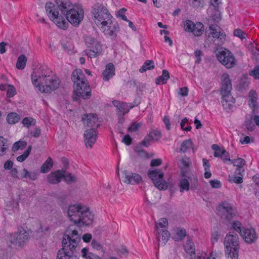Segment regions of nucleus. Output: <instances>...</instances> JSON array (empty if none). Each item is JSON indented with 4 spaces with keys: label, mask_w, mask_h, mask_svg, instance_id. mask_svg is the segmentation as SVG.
Masks as SVG:
<instances>
[{
    "label": "nucleus",
    "mask_w": 259,
    "mask_h": 259,
    "mask_svg": "<svg viewBox=\"0 0 259 259\" xmlns=\"http://www.w3.org/2000/svg\"><path fill=\"white\" fill-rule=\"evenodd\" d=\"M102 74L103 79L104 81H108L112 78L115 75V68L113 64H107Z\"/></svg>",
    "instance_id": "nucleus-23"
},
{
    "label": "nucleus",
    "mask_w": 259,
    "mask_h": 259,
    "mask_svg": "<svg viewBox=\"0 0 259 259\" xmlns=\"http://www.w3.org/2000/svg\"><path fill=\"white\" fill-rule=\"evenodd\" d=\"M22 123L24 126L29 128L31 125H34L36 123V121L32 117H25L23 119Z\"/></svg>",
    "instance_id": "nucleus-41"
},
{
    "label": "nucleus",
    "mask_w": 259,
    "mask_h": 259,
    "mask_svg": "<svg viewBox=\"0 0 259 259\" xmlns=\"http://www.w3.org/2000/svg\"><path fill=\"white\" fill-rule=\"evenodd\" d=\"M209 183L211 187L213 188L218 189L221 187L220 181L217 180H212L209 181Z\"/></svg>",
    "instance_id": "nucleus-62"
},
{
    "label": "nucleus",
    "mask_w": 259,
    "mask_h": 259,
    "mask_svg": "<svg viewBox=\"0 0 259 259\" xmlns=\"http://www.w3.org/2000/svg\"><path fill=\"white\" fill-rule=\"evenodd\" d=\"M244 125L246 127V128L250 131H252L255 127V125L252 122L251 119H246L244 122Z\"/></svg>",
    "instance_id": "nucleus-53"
},
{
    "label": "nucleus",
    "mask_w": 259,
    "mask_h": 259,
    "mask_svg": "<svg viewBox=\"0 0 259 259\" xmlns=\"http://www.w3.org/2000/svg\"><path fill=\"white\" fill-rule=\"evenodd\" d=\"M185 248L187 253L190 254V256L189 259H196L194 244L189 238H187Z\"/></svg>",
    "instance_id": "nucleus-25"
},
{
    "label": "nucleus",
    "mask_w": 259,
    "mask_h": 259,
    "mask_svg": "<svg viewBox=\"0 0 259 259\" xmlns=\"http://www.w3.org/2000/svg\"><path fill=\"white\" fill-rule=\"evenodd\" d=\"M149 134H151L154 141H157L161 137V133L160 131L155 130L150 132Z\"/></svg>",
    "instance_id": "nucleus-58"
},
{
    "label": "nucleus",
    "mask_w": 259,
    "mask_h": 259,
    "mask_svg": "<svg viewBox=\"0 0 259 259\" xmlns=\"http://www.w3.org/2000/svg\"><path fill=\"white\" fill-rule=\"evenodd\" d=\"M249 75L252 76L255 79H259V65L256 66L253 70L249 72Z\"/></svg>",
    "instance_id": "nucleus-57"
},
{
    "label": "nucleus",
    "mask_w": 259,
    "mask_h": 259,
    "mask_svg": "<svg viewBox=\"0 0 259 259\" xmlns=\"http://www.w3.org/2000/svg\"><path fill=\"white\" fill-rule=\"evenodd\" d=\"M97 131L96 128H91L87 130L84 133V139L85 146L91 148L96 143L97 137Z\"/></svg>",
    "instance_id": "nucleus-14"
},
{
    "label": "nucleus",
    "mask_w": 259,
    "mask_h": 259,
    "mask_svg": "<svg viewBox=\"0 0 259 259\" xmlns=\"http://www.w3.org/2000/svg\"><path fill=\"white\" fill-rule=\"evenodd\" d=\"M127 11V10L125 8H122L118 11L116 14V16L118 18H120L122 20L125 21L126 22L128 21L126 16L125 15V12Z\"/></svg>",
    "instance_id": "nucleus-48"
},
{
    "label": "nucleus",
    "mask_w": 259,
    "mask_h": 259,
    "mask_svg": "<svg viewBox=\"0 0 259 259\" xmlns=\"http://www.w3.org/2000/svg\"><path fill=\"white\" fill-rule=\"evenodd\" d=\"M37 232L40 233L41 236L48 235L50 233V228L49 226H40Z\"/></svg>",
    "instance_id": "nucleus-45"
},
{
    "label": "nucleus",
    "mask_w": 259,
    "mask_h": 259,
    "mask_svg": "<svg viewBox=\"0 0 259 259\" xmlns=\"http://www.w3.org/2000/svg\"><path fill=\"white\" fill-rule=\"evenodd\" d=\"M31 149L32 146L31 145L29 146L26 150L23 153V154L17 157V161L21 162L24 161L29 156L31 151Z\"/></svg>",
    "instance_id": "nucleus-42"
},
{
    "label": "nucleus",
    "mask_w": 259,
    "mask_h": 259,
    "mask_svg": "<svg viewBox=\"0 0 259 259\" xmlns=\"http://www.w3.org/2000/svg\"><path fill=\"white\" fill-rule=\"evenodd\" d=\"M241 236L248 243H253L256 241L257 236L253 228H243Z\"/></svg>",
    "instance_id": "nucleus-15"
},
{
    "label": "nucleus",
    "mask_w": 259,
    "mask_h": 259,
    "mask_svg": "<svg viewBox=\"0 0 259 259\" xmlns=\"http://www.w3.org/2000/svg\"><path fill=\"white\" fill-rule=\"evenodd\" d=\"M249 107L252 109L253 112L258 108L257 100L258 98L257 93L255 91L251 90L248 93Z\"/></svg>",
    "instance_id": "nucleus-24"
},
{
    "label": "nucleus",
    "mask_w": 259,
    "mask_h": 259,
    "mask_svg": "<svg viewBox=\"0 0 259 259\" xmlns=\"http://www.w3.org/2000/svg\"><path fill=\"white\" fill-rule=\"evenodd\" d=\"M63 170H65V169H63ZM63 178L67 184L75 183L77 180V177L72 175L71 173H66V171H64Z\"/></svg>",
    "instance_id": "nucleus-36"
},
{
    "label": "nucleus",
    "mask_w": 259,
    "mask_h": 259,
    "mask_svg": "<svg viewBox=\"0 0 259 259\" xmlns=\"http://www.w3.org/2000/svg\"><path fill=\"white\" fill-rule=\"evenodd\" d=\"M190 149H193V143L191 139L184 141L181 144L180 150L181 152L185 153Z\"/></svg>",
    "instance_id": "nucleus-30"
},
{
    "label": "nucleus",
    "mask_w": 259,
    "mask_h": 259,
    "mask_svg": "<svg viewBox=\"0 0 259 259\" xmlns=\"http://www.w3.org/2000/svg\"><path fill=\"white\" fill-rule=\"evenodd\" d=\"M53 165V160L51 157H49L41 166L40 172L43 174L47 173L52 168Z\"/></svg>",
    "instance_id": "nucleus-27"
},
{
    "label": "nucleus",
    "mask_w": 259,
    "mask_h": 259,
    "mask_svg": "<svg viewBox=\"0 0 259 259\" xmlns=\"http://www.w3.org/2000/svg\"><path fill=\"white\" fill-rule=\"evenodd\" d=\"M230 161L233 164L234 166L237 167H243L246 163L245 161L241 158L232 159Z\"/></svg>",
    "instance_id": "nucleus-46"
},
{
    "label": "nucleus",
    "mask_w": 259,
    "mask_h": 259,
    "mask_svg": "<svg viewBox=\"0 0 259 259\" xmlns=\"http://www.w3.org/2000/svg\"><path fill=\"white\" fill-rule=\"evenodd\" d=\"M230 182H233L236 184H241L243 182L242 178L239 176H234L232 178L230 177Z\"/></svg>",
    "instance_id": "nucleus-63"
},
{
    "label": "nucleus",
    "mask_w": 259,
    "mask_h": 259,
    "mask_svg": "<svg viewBox=\"0 0 259 259\" xmlns=\"http://www.w3.org/2000/svg\"><path fill=\"white\" fill-rule=\"evenodd\" d=\"M102 50V47L101 45H98L97 48H92L90 49L84 51V53L87 55L89 57L96 58L98 56Z\"/></svg>",
    "instance_id": "nucleus-26"
},
{
    "label": "nucleus",
    "mask_w": 259,
    "mask_h": 259,
    "mask_svg": "<svg viewBox=\"0 0 259 259\" xmlns=\"http://www.w3.org/2000/svg\"><path fill=\"white\" fill-rule=\"evenodd\" d=\"M224 245L228 259H238L239 243L237 234L232 232L227 234L224 240Z\"/></svg>",
    "instance_id": "nucleus-7"
},
{
    "label": "nucleus",
    "mask_w": 259,
    "mask_h": 259,
    "mask_svg": "<svg viewBox=\"0 0 259 259\" xmlns=\"http://www.w3.org/2000/svg\"><path fill=\"white\" fill-rule=\"evenodd\" d=\"M180 187V191L181 193L184 192V191H188L190 189L195 190L197 187V179L194 178V182L191 183V186L190 183L187 179H182L180 180L179 184Z\"/></svg>",
    "instance_id": "nucleus-17"
},
{
    "label": "nucleus",
    "mask_w": 259,
    "mask_h": 259,
    "mask_svg": "<svg viewBox=\"0 0 259 259\" xmlns=\"http://www.w3.org/2000/svg\"><path fill=\"white\" fill-rule=\"evenodd\" d=\"M82 120L84 125L87 127L95 128L94 127H98L99 124L97 123L98 117L96 114L90 113L84 114L82 116Z\"/></svg>",
    "instance_id": "nucleus-16"
},
{
    "label": "nucleus",
    "mask_w": 259,
    "mask_h": 259,
    "mask_svg": "<svg viewBox=\"0 0 259 259\" xmlns=\"http://www.w3.org/2000/svg\"><path fill=\"white\" fill-rule=\"evenodd\" d=\"M222 87L221 94L222 95V103L224 108L226 110H231L235 103V99L231 94L232 84L229 75L227 73L221 76Z\"/></svg>",
    "instance_id": "nucleus-6"
},
{
    "label": "nucleus",
    "mask_w": 259,
    "mask_h": 259,
    "mask_svg": "<svg viewBox=\"0 0 259 259\" xmlns=\"http://www.w3.org/2000/svg\"><path fill=\"white\" fill-rule=\"evenodd\" d=\"M64 202L60 199L59 205L70 220L76 225L89 226L92 224L94 215L86 206L75 203L66 206Z\"/></svg>",
    "instance_id": "nucleus-2"
},
{
    "label": "nucleus",
    "mask_w": 259,
    "mask_h": 259,
    "mask_svg": "<svg viewBox=\"0 0 259 259\" xmlns=\"http://www.w3.org/2000/svg\"><path fill=\"white\" fill-rule=\"evenodd\" d=\"M159 227L160 229L166 230V227L168 225V222L166 219L161 218L159 220V223H158Z\"/></svg>",
    "instance_id": "nucleus-56"
},
{
    "label": "nucleus",
    "mask_w": 259,
    "mask_h": 259,
    "mask_svg": "<svg viewBox=\"0 0 259 259\" xmlns=\"http://www.w3.org/2000/svg\"><path fill=\"white\" fill-rule=\"evenodd\" d=\"M20 120L19 115L15 112H11L8 114L7 120L10 124H15Z\"/></svg>",
    "instance_id": "nucleus-35"
},
{
    "label": "nucleus",
    "mask_w": 259,
    "mask_h": 259,
    "mask_svg": "<svg viewBox=\"0 0 259 259\" xmlns=\"http://www.w3.org/2000/svg\"><path fill=\"white\" fill-rule=\"evenodd\" d=\"M71 79L73 82L74 92L78 97L87 99L91 96V90L88 80L80 69L73 71Z\"/></svg>",
    "instance_id": "nucleus-5"
},
{
    "label": "nucleus",
    "mask_w": 259,
    "mask_h": 259,
    "mask_svg": "<svg viewBox=\"0 0 259 259\" xmlns=\"http://www.w3.org/2000/svg\"><path fill=\"white\" fill-rule=\"evenodd\" d=\"M195 24H194L192 21L187 20L185 24V30L193 32V30L195 27Z\"/></svg>",
    "instance_id": "nucleus-54"
},
{
    "label": "nucleus",
    "mask_w": 259,
    "mask_h": 259,
    "mask_svg": "<svg viewBox=\"0 0 259 259\" xmlns=\"http://www.w3.org/2000/svg\"><path fill=\"white\" fill-rule=\"evenodd\" d=\"M92 13L95 18V23L99 26L107 24L112 18L108 10L102 4H95L93 6Z\"/></svg>",
    "instance_id": "nucleus-8"
},
{
    "label": "nucleus",
    "mask_w": 259,
    "mask_h": 259,
    "mask_svg": "<svg viewBox=\"0 0 259 259\" xmlns=\"http://www.w3.org/2000/svg\"><path fill=\"white\" fill-rule=\"evenodd\" d=\"M100 27L105 35L113 37L116 36L117 33L119 29L117 22L112 21L111 19H110L107 24H104V25H101Z\"/></svg>",
    "instance_id": "nucleus-13"
},
{
    "label": "nucleus",
    "mask_w": 259,
    "mask_h": 259,
    "mask_svg": "<svg viewBox=\"0 0 259 259\" xmlns=\"http://www.w3.org/2000/svg\"><path fill=\"white\" fill-rule=\"evenodd\" d=\"M72 227H69L63 235L62 248L58 252L57 259H77L73 253L80 241V237L77 231L73 229Z\"/></svg>",
    "instance_id": "nucleus-4"
},
{
    "label": "nucleus",
    "mask_w": 259,
    "mask_h": 259,
    "mask_svg": "<svg viewBox=\"0 0 259 259\" xmlns=\"http://www.w3.org/2000/svg\"><path fill=\"white\" fill-rule=\"evenodd\" d=\"M81 252L82 256L86 259H101L98 255L92 252H89L88 249L87 248H83Z\"/></svg>",
    "instance_id": "nucleus-31"
},
{
    "label": "nucleus",
    "mask_w": 259,
    "mask_h": 259,
    "mask_svg": "<svg viewBox=\"0 0 259 259\" xmlns=\"http://www.w3.org/2000/svg\"><path fill=\"white\" fill-rule=\"evenodd\" d=\"M154 141L153 140V138L151 136V134H148L147 136H146L144 140L141 142V144L143 146L146 147H148L150 145L151 142Z\"/></svg>",
    "instance_id": "nucleus-50"
},
{
    "label": "nucleus",
    "mask_w": 259,
    "mask_h": 259,
    "mask_svg": "<svg viewBox=\"0 0 259 259\" xmlns=\"http://www.w3.org/2000/svg\"><path fill=\"white\" fill-rule=\"evenodd\" d=\"M16 94V90L13 85H9L7 90V96L9 98L13 97Z\"/></svg>",
    "instance_id": "nucleus-59"
},
{
    "label": "nucleus",
    "mask_w": 259,
    "mask_h": 259,
    "mask_svg": "<svg viewBox=\"0 0 259 259\" xmlns=\"http://www.w3.org/2000/svg\"><path fill=\"white\" fill-rule=\"evenodd\" d=\"M55 2L57 5L55 6L56 8L60 10L62 15L74 6L70 0H55Z\"/></svg>",
    "instance_id": "nucleus-19"
},
{
    "label": "nucleus",
    "mask_w": 259,
    "mask_h": 259,
    "mask_svg": "<svg viewBox=\"0 0 259 259\" xmlns=\"http://www.w3.org/2000/svg\"><path fill=\"white\" fill-rule=\"evenodd\" d=\"M169 78V74L166 70L162 71V75L156 78V83L157 84H164Z\"/></svg>",
    "instance_id": "nucleus-28"
},
{
    "label": "nucleus",
    "mask_w": 259,
    "mask_h": 259,
    "mask_svg": "<svg viewBox=\"0 0 259 259\" xmlns=\"http://www.w3.org/2000/svg\"><path fill=\"white\" fill-rule=\"evenodd\" d=\"M8 148L7 140L4 137L0 136V156L6 153Z\"/></svg>",
    "instance_id": "nucleus-37"
},
{
    "label": "nucleus",
    "mask_w": 259,
    "mask_h": 259,
    "mask_svg": "<svg viewBox=\"0 0 259 259\" xmlns=\"http://www.w3.org/2000/svg\"><path fill=\"white\" fill-rule=\"evenodd\" d=\"M216 55L219 62L227 68H231L236 64L235 57L229 50H223L222 48Z\"/></svg>",
    "instance_id": "nucleus-11"
},
{
    "label": "nucleus",
    "mask_w": 259,
    "mask_h": 259,
    "mask_svg": "<svg viewBox=\"0 0 259 259\" xmlns=\"http://www.w3.org/2000/svg\"><path fill=\"white\" fill-rule=\"evenodd\" d=\"M85 42L88 48H97L98 45H101L99 42L93 37L87 36L85 38Z\"/></svg>",
    "instance_id": "nucleus-33"
},
{
    "label": "nucleus",
    "mask_w": 259,
    "mask_h": 259,
    "mask_svg": "<svg viewBox=\"0 0 259 259\" xmlns=\"http://www.w3.org/2000/svg\"><path fill=\"white\" fill-rule=\"evenodd\" d=\"M186 231L185 229H178L176 233L177 237L175 238L177 241H180L186 236Z\"/></svg>",
    "instance_id": "nucleus-47"
},
{
    "label": "nucleus",
    "mask_w": 259,
    "mask_h": 259,
    "mask_svg": "<svg viewBox=\"0 0 259 259\" xmlns=\"http://www.w3.org/2000/svg\"><path fill=\"white\" fill-rule=\"evenodd\" d=\"M13 166V162L11 160H7L4 163V167L5 170H10Z\"/></svg>",
    "instance_id": "nucleus-64"
},
{
    "label": "nucleus",
    "mask_w": 259,
    "mask_h": 259,
    "mask_svg": "<svg viewBox=\"0 0 259 259\" xmlns=\"http://www.w3.org/2000/svg\"><path fill=\"white\" fill-rule=\"evenodd\" d=\"M148 175L158 189L162 190L167 189V183L163 180L164 173L160 169H149Z\"/></svg>",
    "instance_id": "nucleus-10"
},
{
    "label": "nucleus",
    "mask_w": 259,
    "mask_h": 259,
    "mask_svg": "<svg viewBox=\"0 0 259 259\" xmlns=\"http://www.w3.org/2000/svg\"><path fill=\"white\" fill-rule=\"evenodd\" d=\"M225 153H227V151L225 149H221L219 151H215L214 152V156L216 157H221L225 162L227 161H231L229 155L226 156V158H224L223 155Z\"/></svg>",
    "instance_id": "nucleus-39"
},
{
    "label": "nucleus",
    "mask_w": 259,
    "mask_h": 259,
    "mask_svg": "<svg viewBox=\"0 0 259 259\" xmlns=\"http://www.w3.org/2000/svg\"><path fill=\"white\" fill-rule=\"evenodd\" d=\"M65 170H57L52 172L48 176L47 181L50 184L54 185L59 183L64 176Z\"/></svg>",
    "instance_id": "nucleus-18"
},
{
    "label": "nucleus",
    "mask_w": 259,
    "mask_h": 259,
    "mask_svg": "<svg viewBox=\"0 0 259 259\" xmlns=\"http://www.w3.org/2000/svg\"><path fill=\"white\" fill-rule=\"evenodd\" d=\"M29 238L28 232L24 229L10 235L9 241L15 247H21L25 245Z\"/></svg>",
    "instance_id": "nucleus-12"
},
{
    "label": "nucleus",
    "mask_w": 259,
    "mask_h": 259,
    "mask_svg": "<svg viewBox=\"0 0 259 259\" xmlns=\"http://www.w3.org/2000/svg\"><path fill=\"white\" fill-rule=\"evenodd\" d=\"M113 105L116 107V112L119 117L122 116L128 112V108L127 103H121L119 101L114 100L113 101Z\"/></svg>",
    "instance_id": "nucleus-22"
},
{
    "label": "nucleus",
    "mask_w": 259,
    "mask_h": 259,
    "mask_svg": "<svg viewBox=\"0 0 259 259\" xmlns=\"http://www.w3.org/2000/svg\"><path fill=\"white\" fill-rule=\"evenodd\" d=\"M221 28L217 25H211L209 26V30L210 31L209 35L213 38L220 39L222 41L225 39V34L221 31Z\"/></svg>",
    "instance_id": "nucleus-21"
},
{
    "label": "nucleus",
    "mask_w": 259,
    "mask_h": 259,
    "mask_svg": "<svg viewBox=\"0 0 259 259\" xmlns=\"http://www.w3.org/2000/svg\"><path fill=\"white\" fill-rule=\"evenodd\" d=\"M219 215L227 222H231L236 216V211L227 202H223L217 208Z\"/></svg>",
    "instance_id": "nucleus-9"
},
{
    "label": "nucleus",
    "mask_w": 259,
    "mask_h": 259,
    "mask_svg": "<svg viewBox=\"0 0 259 259\" xmlns=\"http://www.w3.org/2000/svg\"><path fill=\"white\" fill-rule=\"evenodd\" d=\"M181 163L182 164L183 167L186 168L189 167L190 165L191 160L189 158L187 157H184L181 159Z\"/></svg>",
    "instance_id": "nucleus-60"
},
{
    "label": "nucleus",
    "mask_w": 259,
    "mask_h": 259,
    "mask_svg": "<svg viewBox=\"0 0 259 259\" xmlns=\"http://www.w3.org/2000/svg\"><path fill=\"white\" fill-rule=\"evenodd\" d=\"M91 245L94 249L98 250H100L102 249V246L101 243L95 239L92 240Z\"/></svg>",
    "instance_id": "nucleus-61"
},
{
    "label": "nucleus",
    "mask_w": 259,
    "mask_h": 259,
    "mask_svg": "<svg viewBox=\"0 0 259 259\" xmlns=\"http://www.w3.org/2000/svg\"><path fill=\"white\" fill-rule=\"evenodd\" d=\"M45 8L50 19L59 28L62 29H66L67 28L68 21L72 25L76 26L79 25L83 18V10L75 6L63 15L60 14L57 8L53 3H47Z\"/></svg>",
    "instance_id": "nucleus-1"
},
{
    "label": "nucleus",
    "mask_w": 259,
    "mask_h": 259,
    "mask_svg": "<svg viewBox=\"0 0 259 259\" xmlns=\"http://www.w3.org/2000/svg\"><path fill=\"white\" fill-rule=\"evenodd\" d=\"M142 122H134L131 124V133L137 132L141 127Z\"/></svg>",
    "instance_id": "nucleus-51"
},
{
    "label": "nucleus",
    "mask_w": 259,
    "mask_h": 259,
    "mask_svg": "<svg viewBox=\"0 0 259 259\" xmlns=\"http://www.w3.org/2000/svg\"><path fill=\"white\" fill-rule=\"evenodd\" d=\"M203 166L205 170L204 177L206 179H208L211 177V173L210 170V165L208 160L205 158L202 159Z\"/></svg>",
    "instance_id": "nucleus-32"
},
{
    "label": "nucleus",
    "mask_w": 259,
    "mask_h": 259,
    "mask_svg": "<svg viewBox=\"0 0 259 259\" xmlns=\"http://www.w3.org/2000/svg\"><path fill=\"white\" fill-rule=\"evenodd\" d=\"M203 31V25L200 22H197L195 24V27L192 33L195 36H200L202 34Z\"/></svg>",
    "instance_id": "nucleus-38"
},
{
    "label": "nucleus",
    "mask_w": 259,
    "mask_h": 259,
    "mask_svg": "<svg viewBox=\"0 0 259 259\" xmlns=\"http://www.w3.org/2000/svg\"><path fill=\"white\" fill-rule=\"evenodd\" d=\"M157 231V239L158 241V245L164 246L166 243L169 239L170 237V234L167 230H163L158 228V226H156Z\"/></svg>",
    "instance_id": "nucleus-20"
},
{
    "label": "nucleus",
    "mask_w": 259,
    "mask_h": 259,
    "mask_svg": "<svg viewBox=\"0 0 259 259\" xmlns=\"http://www.w3.org/2000/svg\"><path fill=\"white\" fill-rule=\"evenodd\" d=\"M31 80L40 92L46 93L56 90L60 84L58 77L46 67H41L36 72H33L31 74Z\"/></svg>",
    "instance_id": "nucleus-3"
},
{
    "label": "nucleus",
    "mask_w": 259,
    "mask_h": 259,
    "mask_svg": "<svg viewBox=\"0 0 259 259\" xmlns=\"http://www.w3.org/2000/svg\"><path fill=\"white\" fill-rule=\"evenodd\" d=\"M234 35L239 37L241 39L245 38L246 34L240 29H236L234 31Z\"/></svg>",
    "instance_id": "nucleus-55"
},
{
    "label": "nucleus",
    "mask_w": 259,
    "mask_h": 259,
    "mask_svg": "<svg viewBox=\"0 0 259 259\" xmlns=\"http://www.w3.org/2000/svg\"><path fill=\"white\" fill-rule=\"evenodd\" d=\"M27 62V58L24 55H21L18 58L17 63H16V67L18 69H23L25 66Z\"/></svg>",
    "instance_id": "nucleus-34"
},
{
    "label": "nucleus",
    "mask_w": 259,
    "mask_h": 259,
    "mask_svg": "<svg viewBox=\"0 0 259 259\" xmlns=\"http://www.w3.org/2000/svg\"><path fill=\"white\" fill-rule=\"evenodd\" d=\"M144 87V85L142 83L136 82V80H134L133 88H135L138 95H141L142 94V92L143 91Z\"/></svg>",
    "instance_id": "nucleus-49"
},
{
    "label": "nucleus",
    "mask_w": 259,
    "mask_h": 259,
    "mask_svg": "<svg viewBox=\"0 0 259 259\" xmlns=\"http://www.w3.org/2000/svg\"><path fill=\"white\" fill-rule=\"evenodd\" d=\"M119 180L121 183H124L127 184H130V174L128 170L125 169L121 172Z\"/></svg>",
    "instance_id": "nucleus-40"
},
{
    "label": "nucleus",
    "mask_w": 259,
    "mask_h": 259,
    "mask_svg": "<svg viewBox=\"0 0 259 259\" xmlns=\"http://www.w3.org/2000/svg\"><path fill=\"white\" fill-rule=\"evenodd\" d=\"M27 143L25 141H19L15 142L12 147V150L14 152H15L19 149H23L26 146Z\"/></svg>",
    "instance_id": "nucleus-43"
},
{
    "label": "nucleus",
    "mask_w": 259,
    "mask_h": 259,
    "mask_svg": "<svg viewBox=\"0 0 259 259\" xmlns=\"http://www.w3.org/2000/svg\"><path fill=\"white\" fill-rule=\"evenodd\" d=\"M231 228L235 230L236 232L240 233L243 231L241 223L238 221H233L231 223Z\"/></svg>",
    "instance_id": "nucleus-44"
},
{
    "label": "nucleus",
    "mask_w": 259,
    "mask_h": 259,
    "mask_svg": "<svg viewBox=\"0 0 259 259\" xmlns=\"http://www.w3.org/2000/svg\"><path fill=\"white\" fill-rule=\"evenodd\" d=\"M154 62L152 60H146L142 66L139 69V72L143 73L147 70H151L154 68Z\"/></svg>",
    "instance_id": "nucleus-29"
},
{
    "label": "nucleus",
    "mask_w": 259,
    "mask_h": 259,
    "mask_svg": "<svg viewBox=\"0 0 259 259\" xmlns=\"http://www.w3.org/2000/svg\"><path fill=\"white\" fill-rule=\"evenodd\" d=\"M142 180L141 176L136 174H132L131 175V184H138Z\"/></svg>",
    "instance_id": "nucleus-52"
}]
</instances>
